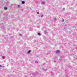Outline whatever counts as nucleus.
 I'll list each match as a JSON object with an SVG mask.
<instances>
[{
	"mask_svg": "<svg viewBox=\"0 0 77 77\" xmlns=\"http://www.w3.org/2000/svg\"><path fill=\"white\" fill-rule=\"evenodd\" d=\"M8 8H7V7H4V9L5 10H6V9H7Z\"/></svg>",
	"mask_w": 77,
	"mask_h": 77,
	"instance_id": "7ed1b4c3",
	"label": "nucleus"
},
{
	"mask_svg": "<svg viewBox=\"0 0 77 77\" xmlns=\"http://www.w3.org/2000/svg\"><path fill=\"white\" fill-rule=\"evenodd\" d=\"M35 63H38V61H36L35 62Z\"/></svg>",
	"mask_w": 77,
	"mask_h": 77,
	"instance_id": "0eeeda50",
	"label": "nucleus"
},
{
	"mask_svg": "<svg viewBox=\"0 0 77 77\" xmlns=\"http://www.w3.org/2000/svg\"><path fill=\"white\" fill-rule=\"evenodd\" d=\"M2 67V65H0V68H1V67Z\"/></svg>",
	"mask_w": 77,
	"mask_h": 77,
	"instance_id": "1a4fd4ad",
	"label": "nucleus"
},
{
	"mask_svg": "<svg viewBox=\"0 0 77 77\" xmlns=\"http://www.w3.org/2000/svg\"><path fill=\"white\" fill-rule=\"evenodd\" d=\"M22 4H24V3H25V2L24 1H22Z\"/></svg>",
	"mask_w": 77,
	"mask_h": 77,
	"instance_id": "f03ea898",
	"label": "nucleus"
},
{
	"mask_svg": "<svg viewBox=\"0 0 77 77\" xmlns=\"http://www.w3.org/2000/svg\"><path fill=\"white\" fill-rule=\"evenodd\" d=\"M2 57L3 58V59H5V57H4V56H2Z\"/></svg>",
	"mask_w": 77,
	"mask_h": 77,
	"instance_id": "6e6552de",
	"label": "nucleus"
},
{
	"mask_svg": "<svg viewBox=\"0 0 77 77\" xmlns=\"http://www.w3.org/2000/svg\"><path fill=\"white\" fill-rule=\"evenodd\" d=\"M43 17V15H42L41 16V17Z\"/></svg>",
	"mask_w": 77,
	"mask_h": 77,
	"instance_id": "9d476101",
	"label": "nucleus"
},
{
	"mask_svg": "<svg viewBox=\"0 0 77 77\" xmlns=\"http://www.w3.org/2000/svg\"><path fill=\"white\" fill-rule=\"evenodd\" d=\"M60 53V51L59 50H57L56 51V53Z\"/></svg>",
	"mask_w": 77,
	"mask_h": 77,
	"instance_id": "f257e3e1",
	"label": "nucleus"
},
{
	"mask_svg": "<svg viewBox=\"0 0 77 77\" xmlns=\"http://www.w3.org/2000/svg\"><path fill=\"white\" fill-rule=\"evenodd\" d=\"M38 35H41V34L39 33H38Z\"/></svg>",
	"mask_w": 77,
	"mask_h": 77,
	"instance_id": "423d86ee",
	"label": "nucleus"
},
{
	"mask_svg": "<svg viewBox=\"0 0 77 77\" xmlns=\"http://www.w3.org/2000/svg\"><path fill=\"white\" fill-rule=\"evenodd\" d=\"M31 51H30V50L28 52V53H30Z\"/></svg>",
	"mask_w": 77,
	"mask_h": 77,
	"instance_id": "20e7f679",
	"label": "nucleus"
},
{
	"mask_svg": "<svg viewBox=\"0 0 77 77\" xmlns=\"http://www.w3.org/2000/svg\"><path fill=\"white\" fill-rule=\"evenodd\" d=\"M42 4H43V5H44V4H45V2H42Z\"/></svg>",
	"mask_w": 77,
	"mask_h": 77,
	"instance_id": "39448f33",
	"label": "nucleus"
}]
</instances>
